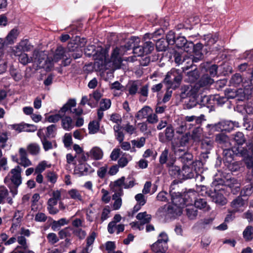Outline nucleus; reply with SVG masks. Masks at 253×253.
I'll return each mask as SVG.
<instances>
[{
  "label": "nucleus",
  "mask_w": 253,
  "mask_h": 253,
  "mask_svg": "<svg viewBox=\"0 0 253 253\" xmlns=\"http://www.w3.org/2000/svg\"><path fill=\"white\" fill-rule=\"evenodd\" d=\"M71 55L62 46H58L56 48L55 53L52 56H47L43 51H41L40 58L38 60V66L40 68H43L46 71H51L55 63L58 62L62 59H65L63 64L64 66H67L71 62L69 58Z\"/></svg>",
  "instance_id": "1"
},
{
  "label": "nucleus",
  "mask_w": 253,
  "mask_h": 253,
  "mask_svg": "<svg viewBox=\"0 0 253 253\" xmlns=\"http://www.w3.org/2000/svg\"><path fill=\"white\" fill-rule=\"evenodd\" d=\"M224 180L221 178H215L211 183L214 191L211 194V197L213 202L219 206H224L227 203L226 198L224 196L225 193L223 188Z\"/></svg>",
  "instance_id": "2"
},
{
  "label": "nucleus",
  "mask_w": 253,
  "mask_h": 253,
  "mask_svg": "<svg viewBox=\"0 0 253 253\" xmlns=\"http://www.w3.org/2000/svg\"><path fill=\"white\" fill-rule=\"evenodd\" d=\"M95 50L94 46L90 45L87 46L84 49L85 54L88 56L94 55L96 53V57L95 58V66H97L98 69L100 70H103L106 69V65L108 62L107 59L108 51L105 49L101 48L99 52L94 53Z\"/></svg>",
  "instance_id": "3"
},
{
  "label": "nucleus",
  "mask_w": 253,
  "mask_h": 253,
  "mask_svg": "<svg viewBox=\"0 0 253 253\" xmlns=\"http://www.w3.org/2000/svg\"><path fill=\"white\" fill-rule=\"evenodd\" d=\"M182 80V72L180 70L172 68L167 73L164 82L168 87L175 89L179 86Z\"/></svg>",
  "instance_id": "4"
},
{
  "label": "nucleus",
  "mask_w": 253,
  "mask_h": 253,
  "mask_svg": "<svg viewBox=\"0 0 253 253\" xmlns=\"http://www.w3.org/2000/svg\"><path fill=\"white\" fill-rule=\"evenodd\" d=\"M248 151L245 150L242 147H230L223 148V154L224 156L223 161L226 164L232 162L234 155H240L243 157H246Z\"/></svg>",
  "instance_id": "5"
},
{
  "label": "nucleus",
  "mask_w": 253,
  "mask_h": 253,
  "mask_svg": "<svg viewBox=\"0 0 253 253\" xmlns=\"http://www.w3.org/2000/svg\"><path fill=\"white\" fill-rule=\"evenodd\" d=\"M251 94V88H246L243 90V88H239L237 90L228 89L225 91V96L228 99L236 98L239 101H243L249 98Z\"/></svg>",
  "instance_id": "6"
},
{
  "label": "nucleus",
  "mask_w": 253,
  "mask_h": 253,
  "mask_svg": "<svg viewBox=\"0 0 253 253\" xmlns=\"http://www.w3.org/2000/svg\"><path fill=\"white\" fill-rule=\"evenodd\" d=\"M21 172L22 169L19 166H17L14 169H11L5 178L4 183L8 185L10 181L14 185L19 187L21 184L22 181Z\"/></svg>",
  "instance_id": "7"
},
{
  "label": "nucleus",
  "mask_w": 253,
  "mask_h": 253,
  "mask_svg": "<svg viewBox=\"0 0 253 253\" xmlns=\"http://www.w3.org/2000/svg\"><path fill=\"white\" fill-rule=\"evenodd\" d=\"M168 241L167 235L164 232L161 233L157 241L151 246L152 250L156 253H165L168 249Z\"/></svg>",
  "instance_id": "8"
},
{
  "label": "nucleus",
  "mask_w": 253,
  "mask_h": 253,
  "mask_svg": "<svg viewBox=\"0 0 253 253\" xmlns=\"http://www.w3.org/2000/svg\"><path fill=\"white\" fill-rule=\"evenodd\" d=\"M196 195V193L195 191L189 192L185 195L183 199L181 198H179V201L181 200L184 201L183 205L188 206L186 209V214L188 217L191 219L195 218L197 215V211L194 209V207L192 206L193 200L192 198H190V196L192 195L195 196Z\"/></svg>",
  "instance_id": "9"
},
{
  "label": "nucleus",
  "mask_w": 253,
  "mask_h": 253,
  "mask_svg": "<svg viewBox=\"0 0 253 253\" xmlns=\"http://www.w3.org/2000/svg\"><path fill=\"white\" fill-rule=\"evenodd\" d=\"M208 126L211 127V129L215 131H230L234 127H238L239 124L237 122H233L231 121H224L215 125H209Z\"/></svg>",
  "instance_id": "10"
},
{
  "label": "nucleus",
  "mask_w": 253,
  "mask_h": 253,
  "mask_svg": "<svg viewBox=\"0 0 253 253\" xmlns=\"http://www.w3.org/2000/svg\"><path fill=\"white\" fill-rule=\"evenodd\" d=\"M40 52L41 51L35 49L31 57H29L28 55L24 52H20L19 55H14L19 57V61L24 65L31 62H35L38 65V60L41 58L40 56Z\"/></svg>",
  "instance_id": "11"
},
{
  "label": "nucleus",
  "mask_w": 253,
  "mask_h": 253,
  "mask_svg": "<svg viewBox=\"0 0 253 253\" xmlns=\"http://www.w3.org/2000/svg\"><path fill=\"white\" fill-rule=\"evenodd\" d=\"M175 161V159L173 154L167 148L162 152L159 157L160 164L161 165L166 164L167 166L174 164Z\"/></svg>",
  "instance_id": "12"
},
{
  "label": "nucleus",
  "mask_w": 253,
  "mask_h": 253,
  "mask_svg": "<svg viewBox=\"0 0 253 253\" xmlns=\"http://www.w3.org/2000/svg\"><path fill=\"white\" fill-rule=\"evenodd\" d=\"M33 47V46L29 43L28 40H23L13 47V53L14 55H19L20 52L30 51Z\"/></svg>",
  "instance_id": "13"
},
{
  "label": "nucleus",
  "mask_w": 253,
  "mask_h": 253,
  "mask_svg": "<svg viewBox=\"0 0 253 253\" xmlns=\"http://www.w3.org/2000/svg\"><path fill=\"white\" fill-rule=\"evenodd\" d=\"M22 217V216L19 211H17L15 212L13 218L12 219V224L9 229V231L12 234L15 233L20 228Z\"/></svg>",
  "instance_id": "14"
},
{
  "label": "nucleus",
  "mask_w": 253,
  "mask_h": 253,
  "mask_svg": "<svg viewBox=\"0 0 253 253\" xmlns=\"http://www.w3.org/2000/svg\"><path fill=\"white\" fill-rule=\"evenodd\" d=\"M19 153L20 156V162H18L17 159L15 160L16 162L25 168L32 165V162L27 158V153L24 148H20L19 150Z\"/></svg>",
  "instance_id": "15"
},
{
  "label": "nucleus",
  "mask_w": 253,
  "mask_h": 253,
  "mask_svg": "<svg viewBox=\"0 0 253 253\" xmlns=\"http://www.w3.org/2000/svg\"><path fill=\"white\" fill-rule=\"evenodd\" d=\"M139 42L138 38L133 37L128 42L130 43V46L133 48V53L137 56H141L144 54H146L145 51L143 46H136L134 43L135 42Z\"/></svg>",
  "instance_id": "16"
},
{
  "label": "nucleus",
  "mask_w": 253,
  "mask_h": 253,
  "mask_svg": "<svg viewBox=\"0 0 253 253\" xmlns=\"http://www.w3.org/2000/svg\"><path fill=\"white\" fill-rule=\"evenodd\" d=\"M197 174L196 169H193V167L192 168L189 166L185 165L183 166L181 170L180 179H187L192 178L194 177L195 175Z\"/></svg>",
  "instance_id": "17"
},
{
  "label": "nucleus",
  "mask_w": 253,
  "mask_h": 253,
  "mask_svg": "<svg viewBox=\"0 0 253 253\" xmlns=\"http://www.w3.org/2000/svg\"><path fill=\"white\" fill-rule=\"evenodd\" d=\"M103 152L99 147L95 146L91 148L87 153V155L91 159L95 160H100L103 158Z\"/></svg>",
  "instance_id": "18"
},
{
  "label": "nucleus",
  "mask_w": 253,
  "mask_h": 253,
  "mask_svg": "<svg viewBox=\"0 0 253 253\" xmlns=\"http://www.w3.org/2000/svg\"><path fill=\"white\" fill-rule=\"evenodd\" d=\"M244 205V201L241 197H238L234 199L231 203V207L233 209L232 213H235L238 211H242L243 207Z\"/></svg>",
  "instance_id": "19"
},
{
  "label": "nucleus",
  "mask_w": 253,
  "mask_h": 253,
  "mask_svg": "<svg viewBox=\"0 0 253 253\" xmlns=\"http://www.w3.org/2000/svg\"><path fill=\"white\" fill-rule=\"evenodd\" d=\"M215 141L220 145L223 148L231 146L230 140L226 135L221 133L216 135Z\"/></svg>",
  "instance_id": "20"
},
{
  "label": "nucleus",
  "mask_w": 253,
  "mask_h": 253,
  "mask_svg": "<svg viewBox=\"0 0 253 253\" xmlns=\"http://www.w3.org/2000/svg\"><path fill=\"white\" fill-rule=\"evenodd\" d=\"M61 126L65 130L69 131L75 126V124L72 118L69 116H65L61 118Z\"/></svg>",
  "instance_id": "21"
},
{
  "label": "nucleus",
  "mask_w": 253,
  "mask_h": 253,
  "mask_svg": "<svg viewBox=\"0 0 253 253\" xmlns=\"http://www.w3.org/2000/svg\"><path fill=\"white\" fill-rule=\"evenodd\" d=\"M244 161L248 169V178L251 180L253 178V159L252 157L249 154L248 152L246 157H244Z\"/></svg>",
  "instance_id": "22"
},
{
  "label": "nucleus",
  "mask_w": 253,
  "mask_h": 253,
  "mask_svg": "<svg viewBox=\"0 0 253 253\" xmlns=\"http://www.w3.org/2000/svg\"><path fill=\"white\" fill-rule=\"evenodd\" d=\"M76 105V101L75 99H69L68 102L63 105V106L59 111L58 113L60 115L62 118L65 117L66 112L68 111L71 112L73 107H75Z\"/></svg>",
  "instance_id": "23"
},
{
  "label": "nucleus",
  "mask_w": 253,
  "mask_h": 253,
  "mask_svg": "<svg viewBox=\"0 0 253 253\" xmlns=\"http://www.w3.org/2000/svg\"><path fill=\"white\" fill-rule=\"evenodd\" d=\"M6 201L11 205L13 203L12 198L9 196L8 190L4 186L0 187V204Z\"/></svg>",
  "instance_id": "24"
},
{
  "label": "nucleus",
  "mask_w": 253,
  "mask_h": 253,
  "mask_svg": "<svg viewBox=\"0 0 253 253\" xmlns=\"http://www.w3.org/2000/svg\"><path fill=\"white\" fill-rule=\"evenodd\" d=\"M203 47V45L201 43H198L196 44H194L193 52L197 57H194L191 55L190 59L192 60V63L195 62H197L198 61L202 58L203 55L201 52V50Z\"/></svg>",
  "instance_id": "25"
},
{
  "label": "nucleus",
  "mask_w": 253,
  "mask_h": 253,
  "mask_svg": "<svg viewBox=\"0 0 253 253\" xmlns=\"http://www.w3.org/2000/svg\"><path fill=\"white\" fill-rule=\"evenodd\" d=\"M121 50L117 47L115 48L111 55L110 62L116 66H119L122 62Z\"/></svg>",
  "instance_id": "26"
},
{
  "label": "nucleus",
  "mask_w": 253,
  "mask_h": 253,
  "mask_svg": "<svg viewBox=\"0 0 253 253\" xmlns=\"http://www.w3.org/2000/svg\"><path fill=\"white\" fill-rule=\"evenodd\" d=\"M19 32L17 29L14 28L12 29L8 34L5 38V42L7 44H11L16 41Z\"/></svg>",
  "instance_id": "27"
},
{
  "label": "nucleus",
  "mask_w": 253,
  "mask_h": 253,
  "mask_svg": "<svg viewBox=\"0 0 253 253\" xmlns=\"http://www.w3.org/2000/svg\"><path fill=\"white\" fill-rule=\"evenodd\" d=\"M152 112L153 110L150 107L148 106H144L137 113L135 118L138 120H142L147 118L148 115Z\"/></svg>",
  "instance_id": "28"
},
{
  "label": "nucleus",
  "mask_w": 253,
  "mask_h": 253,
  "mask_svg": "<svg viewBox=\"0 0 253 253\" xmlns=\"http://www.w3.org/2000/svg\"><path fill=\"white\" fill-rule=\"evenodd\" d=\"M125 177L124 176H122L120 178L117 179V180L114 182L113 186L114 190H119V192H118L117 193L123 194V188H125Z\"/></svg>",
  "instance_id": "29"
},
{
  "label": "nucleus",
  "mask_w": 253,
  "mask_h": 253,
  "mask_svg": "<svg viewBox=\"0 0 253 253\" xmlns=\"http://www.w3.org/2000/svg\"><path fill=\"white\" fill-rule=\"evenodd\" d=\"M213 141L210 138H206L202 140L201 148L206 153H209L213 147Z\"/></svg>",
  "instance_id": "30"
},
{
  "label": "nucleus",
  "mask_w": 253,
  "mask_h": 253,
  "mask_svg": "<svg viewBox=\"0 0 253 253\" xmlns=\"http://www.w3.org/2000/svg\"><path fill=\"white\" fill-rule=\"evenodd\" d=\"M136 218L140 221V224H144L149 223L151 219V215L146 211L140 212L136 215Z\"/></svg>",
  "instance_id": "31"
},
{
  "label": "nucleus",
  "mask_w": 253,
  "mask_h": 253,
  "mask_svg": "<svg viewBox=\"0 0 253 253\" xmlns=\"http://www.w3.org/2000/svg\"><path fill=\"white\" fill-rule=\"evenodd\" d=\"M195 207L205 211L210 210V207L207 205V201L204 199H198L194 201Z\"/></svg>",
  "instance_id": "32"
},
{
  "label": "nucleus",
  "mask_w": 253,
  "mask_h": 253,
  "mask_svg": "<svg viewBox=\"0 0 253 253\" xmlns=\"http://www.w3.org/2000/svg\"><path fill=\"white\" fill-rule=\"evenodd\" d=\"M167 167L169 168V172L171 176L180 179L181 178V170L179 167L174 166L173 164L171 166H167Z\"/></svg>",
  "instance_id": "33"
},
{
  "label": "nucleus",
  "mask_w": 253,
  "mask_h": 253,
  "mask_svg": "<svg viewBox=\"0 0 253 253\" xmlns=\"http://www.w3.org/2000/svg\"><path fill=\"white\" fill-rule=\"evenodd\" d=\"M243 236L246 241H250L253 239V227L248 226L243 232Z\"/></svg>",
  "instance_id": "34"
},
{
  "label": "nucleus",
  "mask_w": 253,
  "mask_h": 253,
  "mask_svg": "<svg viewBox=\"0 0 253 253\" xmlns=\"http://www.w3.org/2000/svg\"><path fill=\"white\" fill-rule=\"evenodd\" d=\"M68 223L69 221L65 218H62L57 221L54 220L51 224V228L55 231L61 226L68 224Z\"/></svg>",
  "instance_id": "35"
},
{
  "label": "nucleus",
  "mask_w": 253,
  "mask_h": 253,
  "mask_svg": "<svg viewBox=\"0 0 253 253\" xmlns=\"http://www.w3.org/2000/svg\"><path fill=\"white\" fill-rule=\"evenodd\" d=\"M68 194L70 198L76 201H82V196L80 192L76 189H72L68 191Z\"/></svg>",
  "instance_id": "36"
},
{
  "label": "nucleus",
  "mask_w": 253,
  "mask_h": 253,
  "mask_svg": "<svg viewBox=\"0 0 253 253\" xmlns=\"http://www.w3.org/2000/svg\"><path fill=\"white\" fill-rule=\"evenodd\" d=\"M181 208H182V206L181 205L179 206H177L176 204L169 206L168 207V212L173 215L174 214L180 215L182 213Z\"/></svg>",
  "instance_id": "37"
},
{
  "label": "nucleus",
  "mask_w": 253,
  "mask_h": 253,
  "mask_svg": "<svg viewBox=\"0 0 253 253\" xmlns=\"http://www.w3.org/2000/svg\"><path fill=\"white\" fill-rule=\"evenodd\" d=\"M122 195V194H121L120 193H116L113 195V200H115V202L113 206V209L115 210H119L122 205V199L120 197Z\"/></svg>",
  "instance_id": "38"
},
{
  "label": "nucleus",
  "mask_w": 253,
  "mask_h": 253,
  "mask_svg": "<svg viewBox=\"0 0 253 253\" xmlns=\"http://www.w3.org/2000/svg\"><path fill=\"white\" fill-rule=\"evenodd\" d=\"M202 129L197 127L193 130L191 135L190 134L191 139L195 142L199 141L202 137Z\"/></svg>",
  "instance_id": "39"
},
{
  "label": "nucleus",
  "mask_w": 253,
  "mask_h": 253,
  "mask_svg": "<svg viewBox=\"0 0 253 253\" xmlns=\"http://www.w3.org/2000/svg\"><path fill=\"white\" fill-rule=\"evenodd\" d=\"M72 233H73V229L70 227H67L61 230L58 234L61 239H64L71 237Z\"/></svg>",
  "instance_id": "40"
},
{
  "label": "nucleus",
  "mask_w": 253,
  "mask_h": 253,
  "mask_svg": "<svg viewBox=\"0 0 253 253\" xmlns=\"http://www.w3.org/2000/svg\"><path fill=\"white\" fill-rule=\"evenodd\" d=\"M132 160L129 154H124L118 161V165L121 168L126 167L128 163Z\"/></svg>",
  "instance_id": "41"
},
{
  "label": "nucleus",
  "mask_w": 253,
  "mask_h": 253,
  "mask_svg": "<svg viewBox=\"0 0 253 253\" xmlns=\"http://www.w3.org/2000/svg\"><path fill=\"white\" fill-rule=\"evenodd\" d=\"M96 237V234L95 232H92L86 239V251L89 253L92 250L90 246L93 243L94 240Z\"/></svg>",
  "instance_id": "42"
},
{
  "label": "nucleus",
  "mask_w": 253,
  "mask_h": 253,
  "mask_svg": "<svg viewBox=\"0 0 253 253\" xmlns=\"http://www.w3.org/2000/svg\"><path fill=\"white\" fill-rule=\"evenodd\" d=\"M27 151L30 154L33 155H38L40 150L39 145L37 143H31L27 146Z\"/></svg>",
  "instance_id": "43"
},
{
  "label": "nucleus",
  "mask_w": 253,
  "mask_h": 253,
  "mask_svg": "<svg viewBox=\"0 0 253 253\" xmlns=\"http://www.w3.org/2000/svg\"><path fill=\"white\" fill-rule=\"evenodd\" d=\"M218 39V36L216 35H208L205 38V44L207 46H211L217 42Z\"/></svg>",
  "instance_id": "44"
},
{
  "label": "nucleus",
  "mask_w": 253,
  "mask_h": 253,
  "mask_svg": "<svg viewBox=\"0 0 253 253\" xmlns=\"http://www.w3.org/2000/svg\"><path fill=\"white\" fill-rule=\"evenodd\" d=\"M99 129V124L98 121H93L89 123L88 125L89 133L94 134L98 132Z\"/></svg>",
  "instance_id": "45"
},
{
  "label": "nucleus",
  "mask_w": 253,
  "mask_h": 253,
  "mask_svg": "<svg viewBox=\"0 0 253 253\" xmlns=\"http://www.w3.org/2000/svg\"><path fill=\"white\" fill-rule=\"evenodd\" d=\"M89 166L86 164H80L76 169L80 176L85 175L88 173Z\"/></svg>",
  "instance_id": "46"
},
{
  "label": "nucleus",
  "mask_w": 253,
  "mask_h": 253,
  "mask_svg": "<svg viewBox=\"0 0 253 253\" xmlns=\"http://www.w3.org/2000/svg\"><path fill=\"white\" fill-rule=\"evenodd\" d=\"M234 141L236 142L237 144L238 145V147H240V146L242 145L246 141L244 135L242 132H238L236 133V134L234 135Z\"/></svg>",
  "instance_id": "47"
},
{
  "label": "nucleus",
  "mask_w": 253,
  "mask_h": 253,
  "mask_svg": "<svg viewBox=\"0 0 253 253\" xmlns=\"http://www.w3.org/2000/svg\"><path fill=\"white\" fill-rule=\"evenodd\" d=\"M178 126L176 128V132L178 134H182L185 132L188 127L187 123L182 119L179 120Z\"/></svg>",
  "instance_id": "48"
},
{
  "label": "nucleus",
  "mask_w": 253,
  "mask_h": 253,
  "mask_svg": "<svg viewBox=\"0 0 253 253\" xmlns=\"http://www.w3.org/2000/svg\"><path fill=\"white\" fill-rule=\"evenodd\" d=\"M145 142V138L144 137H141L136 139L132 140L131 141V143L133 147L141 148L144 146Z\"/></svg>",
  "instance_id": "49"
},
{
  "label": "nucleus",
  "mask_w": 253,
  "mask_h": 253,
  "mask_svg": "<svg viewBox=\"0 0 253 253\" xmlns=\"http://www.w3.org/2000/svg\"><path fill=\"white\" fill-rule=\"evenodd\" d=\"M225 165L231 171H236L240 169L242 164L240 162L234 161L233 160L232 162H229Z\"/></svg>",
  "instance_id": "50"
},
{
  "label": "nucleus",
  "mask_w": 253,
  "mask_h": 253,
  "mask_svg": "<svg viewBox=\"0 0 253 253\" xmlns=\"http://www.w3.org/2000/svg\"><path fill=\"white\" fill-rule=\"evenodd\" d=\"M204 117V116L203 115H201L199 117H197L195 116H186L185 117V119L183 120L185 121V122H187L189 123L195 121L196 124H199L201 123Z\"/></svg>",
  "instance_id": "51"
},
{
  "label": "nucleus",
  "mask_w": 253,
  "mask_h": 253,
  "mask_svg": "<svg viewBox=\"0 0 253 253\" xmlns=\"http://www.w3.org/2000/svg\"><path fill=\"white\" fill-rule=\"evenodd\" d=\"M51 165L48 164L45 161L40 162L35 169V173H42L43 172L46 167L50 168Z\"/></svg>",
  "instance_id": "52"
},
{
  "label": "nucleus",
  "mask_w": 253,
  "mask_h": 253,
  "mask_svg": "<svg viewBox=\"0 0 253 253\" xmlns=\"http://www.w3.org/2000/svg\"><path fill=\"white\" fill-rule=\"evenodd\" d=\"M200 86H204L211 84L213 83V80L208 75H204L200 80Z\"/></svg>",
  "instance_id": "53"
},
{
  "label": "nucleus",
  "mask_w": 253,
  "mask_h": 253,
  "mask_svg": "<svg viewBox=\"0 0 253 253\" xmlns=\"http://www.w3.org/2000/svg\"><path fill=\"white\" fill-rule=\"evenodd\" d=\"M8 139V135L6 132H0V147L4 148L6 146V142Z\"/></svg>",
  "instance_id": "54"
},
{
  "label": "nucleus",
  "mask_w": 253,
  "mask_h": 253,
  "mask_svg": "<svg viewBox=\"0 0 253 253\" xmlns=\"http://www.w3.org/2000/svg\"><path fill=\"white\" fill-rule=\"evenodd\" d=\"M9 126L10 128L14 129L18 132L25 131V130H27L26 127H28L26 124L11 125Z\"/></svg>",
  "instance_id": "55"
},
{
  "label": "nucleus",
  "mask_w": 253,
  "mask_h": 253,
  "mask_svg": "<svg viewBox=\"0 0 253 253\" xmlns=\"http://www.w3.org/2000/svg\"><path fill=\"white\" fill-rule=\"evenodd\" d=\"M191 139L190 133L187 132L183 135L179 139V145L180 146H185L188 143Z\"/></svg>",
  "instance_id": "56"
},
{
  "label": "nucleus",
  "mask_w": 253,
  "mask_h": 253,
  "mask_svg": "<svg viewBox=\"0 0 253 253\" xmlns=\"http://www.w3.org/2000/svg\"><path fill=\"white\" fill-rule=\"evenodd\" d=\"M62 118L60 115L58 113L52 115H47L45 117V120L48 123H55L58 122Z\"/></svg>",
  "instance_id": "57"
},
{
  "label": "nucleus",
  "mask_w": 253,
  "mask_h": 253,
  "mask_svg": "<svg viewBox=\"0 0 253 253\" xmlns=\"http://www.w3.org/2000/svg\"><path fill=\"white\" fill-rule=\"evenodd\" d=\"M253 192V188L252 184L246 186L241 191V194L243 196H250Z\"/></svg>",
  "instance_id": "58"
},
{
  "label": "nucleus",
  "mask_w": 253,
  "mask_h": 253,
  "mask_svg": "<svg viewBox=\"0 0 253 253\" xmlns=\"http://www.w3.org/2000/svg\"><path fill=\"white\" fill-rule=\"evenodd\" d=\"M191 87L188 85H184L181 88L180 97L181 98H185L190 95Z\"/></svg>",
  "instance_id": "59"
},
{
  "label": "nucleus",
  "mask_w": 253,
  "mask_h": 253,
  "mask_svg": "<svg viewBox=\"0 0 253 253\" xmlns=\"http://www.w3.org/2000/svg\"><path fill=\"white\" fill-rule=\"evenodd\" d=\"M168 44L164 40L158 41L156 43V48L159 51H165L168 46Z\"/></svg>",
  "instance_id": "60"
},
{
  "label": "nucleus",
  "mask_w": 253,
  "mask_h": 253,
  "mask_svg": "<svg viewBox=\"0 0 253 253\" xmlns=\"http://www.w3.org/2000/svg\"><path fill=\"white\" fill-rule=\"evenodd\" d=\"M110 212L111 210L109 206H105L103 208L101 215V220L102 222L109 217Z\"/></svg>",
  "instance_id": "61"
},
{
  "label": "nucleus",
  "mask_w": 253,
  "mask_h": 253,
  "mask_svg": "<svg viewBox=\"0 0 253 253\" xmlns=\"http://www.w3.org/2000/svg\"><path fill=\"white\" fill-rule=\"evenodd\" d=\"M111 101L109 99H103L100 103V108L103 110H106L111 107Z\"/></svg>",
  "instance_id": "62"
},
{
  "label": "nucleus",
  "mask_w": 253,
  "mask_h": 253,
  "mask_svg": "<svg viewBox=\"0 0 253 253\" xmlns=\"http://www.w3.org/2000/svg\"><path fill=\"white\" fill-rule=\"evenodd\" d=\"M143 46L145 51L146 54H147L151 53V51L153 50L154 43L151 42L147 41L144 43Z\"/></svg>",
  "instance_id": "63"
},
{
  "label": "nucleus",
  "mask_w": 253,
  "mask_h": 253,
  "mask_svg": "<svg viewBox=\"0 0 253 253\" xmlns=\"http://www.w3.org/2000/svg\"><path fill=\"white\" fill-rule=\"evenodd\" d=\"M167 42L168 44L172 45L175 43L176 39L175 38L174 33L172 31H169L166 36Z\"/></svg>",
  "instance_id": "64"
}]
</instances>
